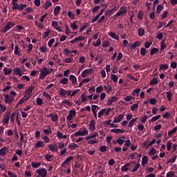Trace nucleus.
I'll return each instance as SVG.
<instances>
[{
	"label": "nucleus",
	"mask_w": 177,
	"mask_h": 177,
	"mask_svg": "<svg viewBox=\"0 0 177 177\" xmlns=\"http://www.w3.org/2000/svg\"><path fill=\"white\" fill-rule=\"evenodd\" d=\"M127 13V7H120L118 10V12L115 14L114 17H118L121 15H124Z\"/></svg>",
	"instance_id": "nucleus-1"
},
{
	"label": "nucleus",
	"mask_w": 177,
	"mask_h": 177,
	"mask_svg": "<svg viewBox=\"0 0 177 177\" xmlns=\"http://www.w3.org/2000/svg\"><path fill=\"white\" fill-rule=\"evenodd\" d=\"M37 173L39 174L38 177H46L48 174L47 170L44 168L37 169Z\"/></svg>",
	"instance_id": "nucleus-2"
},
{
	"label": "nucleus",
	"mask_w": 177,
	"mask_h": 177,
	"mask_svg": "<svg viewBox=\"0 0 177 177\" xmlns=\"http://www.w3.org/2000/svg\"><path fill=\"white\" fill-rule=\"evenodd\" d=\"M88 130L86 128L79 129L78 132L75 133V136L78 137L80 136H84L88 134Z\"/></svg>",
	"instance_id": "nucleus-3"
},
{
	"label": "nucleus",
	"mask_w": 177,
	"mask_h": 177,
	"mask_svg": "<svg viewBox=\"0 0 177 177\" xmlns=\"http://www.w3.org/2000/svg\"><path fill=\"white\" fill-rule=\"evenodd\" d=\"M15 26L14 22H8V24L5 26L4 29L2 30L3 33H6L11 28H12Z\"/></svg>",
	"instance_id": "nucleus-4"
},
{
	"label": "nucleus",
	"mask_w": 177,
	"mask_h": 177,
	"mask_svg": "<svg viewBox=\"0 0 177 177\" xmlns=\"http://www.w3.org/2000/svg\"><path fill=\"white\" fill-rule=\"evenodd\" d=\"M118 7H113V8H111L110 10H107L104 12L105 16H111L115 12L118 11Z\"/></svg>",
	"instance_id": "nucleus-5"
},
{
	"label": "nucleus",
	"mask_w": 177,
	"mask_h": 177,
	"mask_svg": "<svg viewBox=\"0 0 177 177\" xmlns=\"http://www.w3.org/2000/svg\"><path fill=\"white\" fill-rule=\"evenodd\" d=\"M49 73L50 72H48V69L46 68H44L43 71L41 70L39 78L44 80Z\"/></svg>",
	"instance_id": "nucleus-6"
},
{
	"label": "nucleus",
	"mask_w": 177,
	"mask_h": 177,
	"mask_svg": "<svg viewBox=\"0 0 177 177\" xmlns=\"http://www.w3.org/2000/svg\"><path fill=\"white\" fill-rule=\"evenodd\" d=\"M15 100V97L9 96L8 95H5V101L7 104H12V101Z\"/></svg>",
	"instance_id": "nucleus-7"
},
{
	"label": "nucleus",
	"mask_w": 177,
	"mask_h": 177,
	"mask_svg": "<svg viewBox=\"0 0 177 177\" xmlns=\"http://www.w3.org/2000/svg\"><path fill=\"white\" fill-rule=\"evenodd\" d=\"M93 69H86L82 73V77H86L92 73Z\"/></svg>",
	"instance_id": "nucleus-8"
},
{
	"label": "nucleus",
	"mask_w": 177,
	"mask_h": 177,
	"mask_svg": "<svg viewBox=\"0 0 177 177\" xmlns=\"http://www.w3.org/2000/svg\"><path fill=\"white\" fill-rule=\"evenodd\" d=\"M88 129H90L91 131H93L95 130V121L94 120H92L90 122V124H88Z\"/></svg>",
	"instance_id": "nucleus-9"
},
{
	"label": "nucleus",
	"mask_w": 177,
	"mask_h": 177,
	"mask_svg": "<svg viewBox=\"0 0 177 177\" xmlns=\"http://www.w3.org/2000/svg\"><path fill=\"white\" fill-rule=\"evenodd\" d=\"M124 118V115L120 114L118 115L113 121V123H118L122 121V119Z\"/></svg>",
	"instance_id": "nucleus-10"
},
{
	"label": "nucleus",
	"mask_w": 177,
	"mask_h": 177,
	"mask_svg": "<svg viewBox=\"0 0 177 177\" xmlns=\"http://www.w3.org/2000/svg\"><path fill=\"white\" fill-rule=\"evenodd\" d=\"M97 108H98V106L97 105H91V111H92V113H93L95 119L97 118V111H96Z\"/></svg>",
	"instance_id": "nucleus-11"
},
{
	"label": "nucleus",
	"mask_w": 177,
	"mask_h": 177,
	"mask_svg": "<svg viewBox=\"0 0 177 177\" xmlns=\"http://www.w3.org/2000/svg\"><path fill=\"white\" fill-rule=\"evenodd\" d=\"M141 45L140 41H136L130 46V50H133L136 48V47H139Z\"/></svg>",
	"instance_id": "nucleus-12"
},
{
	"label": "nucleus",
	"mask_w": 177,
	"mask_h": 177,
	"mask_svg": "<svg viewBox=\"0 0 177 177\" xmlns=\"http://www.w3.org/2000/svg\"><path fill=\"white\" fill-rule=\"evenodd\" d=\"M13 73L16 75H19L21 77L23 75L21 71L19 69V68H15L13 69Z\"/></svg>",
	"instance_id": "nucleus-13"
},
{
	"label": "nucleus",
	"mask_w": 177,
	"mask_h": 177,
	"mask_svg": "<svg viewBox=\"0 0 177 177\" xmlns=\"http://www.w3.org/2000/svg\"><path fill=\"white\" fill-rule=\"evenodd\" d=\"M111 132L115 133L116 134L118 133H123L125 132L124 129H113L111 130Z\"/></svg>",
	"instance_id": "nucleus-14"
},
{
	"label": "nucleus",
	"mask_w": 177,
	"mask_h": 177,
	"mask_svg": "<svg viewBox=\"0 0 177 177\" xmlns=\"http://www.w3.org/2000/svg\"><path fill=\"white\" fill-rule=\"evenodd\" d=\"M45 144L44 143L43 141H38L35 144V148L39 149V148H43L44 147Z\"/></svg>",
	"instance_id": "nucleus-15"
},
{
	"label": "nucleus",
	"mask_w": 177,
	"mask_h": 177,
	"mask_svg": "<svg viewBox=\"0 0 177 177\" xmlns=\"http://www.w3.org/2000/svg\"><path fill=\"white\" fill-rule=\"evenodd\" d=\"M109 36L116 41L119 40V37L117 36L114 32H110L108 33Z\"/></svg>",
	"instance_id": "nucleus-16"
},
{
	"label": "nucleus",
	"mask_w": 177,
	"mask_h": 177,
	"mask_svg": "<svg viewBox=\"0 0 177 177\" xmlns=\"http://www.w3.org/2000/svg\"><path fill=\"white\" fill-rule=\"evenodd\" d=\"M118 100V97H111V99H109V100H108V104H107V105L108 106H111V105H112V104L114 102H116Z\"/></svg>",
	"instance_id": "nucleus-17"
},
{
	"label": "nucleus",
	"mask_w": 177,
	"mask_h": 177,
	"mask_svg": "<svg viewBox=\"0 0 177 177\" xmlns=\"http://www.w3.org/2000/svg\"><path fill=\"white\" fill-rule=\"evenodd\" d=\"M48 149L51 150L52 151H58V147L57 145H48Z\"/></svg>",
	"instance_id": "nucleus-18"
},
{
	"label": "nucleus",
	"mask_w": 177,
	"mask_h": 177,
	"mask_svg": "<svg viewBox=\"0 0 177 177\" xmlns=\"http://www.w3.org/2000/svg\"><path fill=\"white\" fill-rule=\"evenodd\" d=\"M158 84V80L156 77H153L149 82V86H153Z\"/></svg>",
	"instance_id": "nucleus-19"
},
{
	"label": "nucleus",
	"mask_w": 177,
	"mask_h": 177,
	"mask_svg": "<svg viewBox=\"0 0 177 177\" xmlns=\"http://www.w3.org/2000/svg\"><path fill=\"white\" fill-rule=\"evenodd\" d=\"M61 10L60 6H57L56 7H54V15L57 16Z\"/></svg>",
	"instance_id": "nucleus-20"
},
{
	"label": "nucleus",
	"mask_w": 177,
	"mask_h": 177,
	"mask_svg": "<svg viewBox=\"0 0 177 177\" xmlns=\"http://www.w3.org/2000/svg\"><path fill=\"white\" fill-rule=\"evenodd\" d=\"M12 9L13 10H19V8H20V6H19V4H18V3H15V1H12Z\"/></svg>",
	"instance_id": "nucleus-21"
},
{
	"label": "nucleus",
	"mask_w": 177,
	"mask_h": 177,
	"mask_svg": "<svg viewBox=\"0 0 177 177\" xmlns=\"http://www.w3.org/2000/svg\"><path fill=\"white\" fill-rule=\"evenodd\" d=\"M30 96H24L22 99L20 100V101L18 102L17 106L19 104H23L25 101L28 100L30 98Z\"/></svg>",
	"instance_id": "nucleus-22"
},
{
	"label": "nucleus",
	"mask_w": 177,
	"mask_h": 177,
	"mask_svg": "<svg viewBox=\"0 0 177 177\" xmlns=\"http://www.w3.org/2000/svg\"><path fill=\"white\" fill-rule=\"evenodd\" d=\"M130 163H127L125 165H124L122 167H121V171H127L129 169V167L130 166Z\"/></svg>",
	"instance_id": "nucleus-23"
},
{
	"label": "nucleus",
	"mask_w": 177,
	"mask_h": 177,
	"mask_svg": "<svg viewBox=\"0 0 177 177\" xmlns=\"http://www.w3.org/2000/svg\"><path fill=\"white\" fill-rule=\"evenodd\" d=\"M166 48H167V46L165 44V40L163 39L160 42V50L163 51L165 49H166Z\"/></svg>",
	"instance_id": "nucleus-24"
},
{
	"label": "nucleus",
	"mask_w": 177,
	"mask_h": 177,
	"mask_svg": "<svg viewBox=\"0 0 177 177\" xmlns=\"http://www.w3.org/2000/svg\"><path fill=\"white\" fill-rule=\"evenodd\" d=\"M69 80H71V81H72V84H75L77 83V78L73 75H71V76H69Z\"/></svg>",
	"instance_id": "nucleus-25"
},
{
	"label": "nucleus",
	"mask_w": 177,
	"mask_h": 177,
	"mask_svg": "<svg viewBox=\"0 0 177 177\" xmlns=\"http://www.w3.org/2000/svg\"><path fill=\"white\" fill-rule=\"evenodd\" d=\"M48 117H51V121L57 122L58 120V116L57 114L53 115L52 114L48 115Z\"/></svg>",
	"instance_id": "nucleus-26"
},
{
	"label": "nucleus",
	"mask_w": 177,
	"mask_h": 177,
	"mask_svg": "<svg viewBox=\"0 0 177 177\" xmlns=\"http://www.w3.org/2000/svg\"><path fill=\"white\" fill-rule=\"evenodd\" d=\"M73 159V156L68 157V158H66V160H65V161L62 162V166H64L65 165L68 164V162H71Z\"/></svg>",
	"instance_id": "nucleus-27"
},
{
	"label": "nucleus",
	"mask_w": 177,
	"mask_h": 177,
	"mask_svg": "<svg viewBox=\"0 0 177 177\" xmlns=\"http://www.w3.org/2000/svg\"><path fill=\"white\" fill-rule=\"evenodd\" d=\"M145 29H144V28H140V29H138V35L140 37L144 36V35H145Z\"/></svg>",
	"instance_id": "nucleus-28"
},
{
	"label": "nucleus",
	"mask_w": 177,
	"mask_h": 177,
	"mask_svg": "<svg viewBox=\"0 0 177 177\" xmlns=\"http://www.w3.org/2000/svg\"><path fill=\"white\" fill-rule=\"evenodd\" d=\"M138 119V118H136L132 119V120L129 122L128 127H133V124H134L136 122H137Z\"/></svg>",
	"instance_id": "nucleus-29"
},
{
	"label": "nucleus",
	"mask_w": 177,
	"mask_h": 177,
	"mask_svg": "<svg viewBox=\"0 0 177 177\" xmlns=\"http://www.w3.org/2000/svg\"><path fill=\"white\" fill-rule=\"evenodd\" d=\"M159 51V49L157 48H153L150 51V55L153 56Z\"/></svg>",
	"instance_id": "nucleus-30"
},
{
	"label": "nucleus",
	"mask_w": 177,
	"mask_h": 177,
	"mask_svg": "<svg viewBox=\"0 0 177 177\" xmlns=\"http://www.w3.org/2000/svg\"><path fill=\"white\" fill-rule=\"evenodd\" d=\"M7 148L6 147H3L1 149H0V156H5L6 155V151H7Z\"/></svg>",
	"instance_id": "nucleus-31"
},
{
	"label": "nucleus",
	"mask_w": 177,
	"mask_h": 177,
	"mask_svg": "<svg viewBox=\"0 0 177 177\" xmlns=\"http://www.w3.org/2000/svg\"><path fill=\"white\" fill-rule=\"evenodd\" d=\"M156 153H157V150H156L155 148H151V149L149 150V155L150 156H154Z\"/></svg>",
	"instance_id": "nucleus-32"
},
{
	"label": "nucleus",
	"mask_w": 177,
	"mask_h": 177,
	"mask_svg": "<svg viewBox=\"0 0 177 177\" xmlns=\"http://www.w3.org/2000/svg\"><path fill=\"white\" fill-rule=\"evenodd\" d=\"M9 120H10V115L8 114L7 115H6L4 118H3V122L4 124H6L9 122Z\"/></svg>",
	"instance_id": "nucleus-33"
},
{
	"label": "nucleus",
	"mask_w": 177,
	"mask_h": 177,
	"mask_svg": "<svg viewBox=\"0 0 177 177\" xmlns=\"http://www.w3.org/2000/svg\"><path fill=\"white\" fill-rule=\"evenodd\" d=\"M162 6H160V4H158V6H157L156 7V13L157 14H160L161 12L162 11Z\"/></svg>",
	"instance_id": "nucleus-34"
},
{
	"label": "nucleus",
	"mask_w": 177,
	"mask_h": 177,
	"mask_svg": "<svg viewBox=\"0 0 177 177\" xmlns=\"http://www.w3.org/2000/svg\"><path fill=\"white\" fill-rule=\"evenodd\" d=\"M32 167L33 168H39L41 167V163L40 162H32V164H31Z\"/></svg>",
	"instance_id": "nucleus-35"
},
{
	"label": "nucleus",
	"mask_w": 177,
	"mask_h": 177,
	"mask_svg": "<svg viewBox=\"0 0 177 177\" xmlns=\"http://www.w3.org/2000/svg\"><path fill=\"white\" fill-rule=\"evenodd\" d=\"M148 157L147 156L142 157V165L144 166L145 164L148 162Z\"/></svg>",
	"instance_id": "nucleus-36"
},
{
	"label": "nucleus",
	"mask_w": 177,
	"mask_h": 177,
	"mask_svg": "<svg viewBox=\"0 0 177 177\" xmlns=\"http://www.w3.org/2000/svg\"><path fill=\"white\" fill-rule=\"evenodd\" d=\"M97 136H98V133H92L91 136H88L86 137V140H90V139H92V138H95Z\"/></svg>",
	"instance_id": "nucleus-37"
},
{
	"label": "nucleus",
	"mask_w": 177,
	"mask_h": 177,
	"mask_svg": "<svg viewBox=\"0 0 177 177\" xmlns=\"http://www.w3.org/2000/svg\"><path fill=\"white\" fill-rule=\"evenodd\" d=\"M176 158H177V156H172L171 159L168 160V161L167 162V164H169V162L174 163V162H176Z\"/></svg>",
	"instance_id": "nucleus-38"
},
{
	"label": "nucleus",
	"mask_w": 177,
	"mask_h": 177,
	"mask_svg": "<svg viewBox=\"0 0 177 177\" xmlns=\"http://www.w3.org/2000/svg\"><path fill=\"white\" fill-rule=\"evenodd\" d=\"M35 88L34 86H30L29 87L26 91V94H28V95H30L32 93V91L33 89Z\"/></svg>",
	"instance_id": "nucleus-39"
},
{
	"label": "nucleus",
	"mask_w": 177,
	"mask_h": 177,
	"mask_svg": "<svg viewBox=\"0 0 177 177\" xmlns=\"http://www.w3.org/2000/svg\"><path fill=\"white\" fill-rule=\"evenodd\" d=\"M66 93H67V91H66L65 89L64 88L59 89V95H61V96L66 97Z\"/></svg>",
	"instance_id": "nucleus-40"
},
{
	"label": "nucleus",
	"mask_w": 177,
	"mask_h": 177,
	"mask_svg": "<svg viewBox=\"0 0 177 177\" xmlns=\"http://www.w3.org/2000/svg\"><path fill=\"white\" fill-rule=\"evenodd\" d=\"M51 6H52L51 1H47L44 4V10H47L49 8V7Z\"/></svg>",
	"instance_id": "nucleus-41"
},
{
	"label": "nucleus",
	"mask_w": 177,
	"mask_h": 177,
	"mask_svg": "<svg viewBox=\"0 0 177 177\" xmlns=\"http://www.w3.org/2000/svg\"><path fill=\"white\" fill-rule=\"evenodd\" d=\"M143 17H144L143 11H142V10L139 11V12L138 14V19L142 20V19H143Z\"/></svg>",
	"instance_id": "nucleus-42"
},
{
	"label": "nucleus",
	"mask_w": 177,
	"mask_h": 177,
	"mask_svg": "<svg viewBox=\"0 0 177 177\" xmlns=\"http://www.w3.org/2000/svg\"><path fill=\"white\" fill-rule=\"evenodd\" d=\"M68 17L72 19V20L75 19V15L73 14V12H72V11H68Z\"/></svg>",
	"instance_id": "nucleus-43"
},
{
	"label": "nucleus",
	"mask_w": 177,
	"mask_h": 177,
	"mask_svg": "<svg viewBox=\"0 0 177 177\" xmlns=\"http://www.w3.org/2000/svg\"><path fill=\"white\" fill-rule=\"evenodd\" d=\"M3 71H4V73H5L6 75H8L12 73V69L11 68H5L3 69Z\"/></svg>",
	"instance_id": "nucleus-44"
},
{
	"label": "nucleus",
	"mask_w": 177,
	"mask_h": 177,
	"mask_svg": "<svg viewBox=\"0 0 177 177\" xmlns=\"http://www.w3.org/2000/svg\"><path fill=\"white\" fill-rule=\"evenodd\" d=\"M71 28L72 30H75L78 28V26L76 25L75 22L71 23Z\"/></svg>",
	"instance_id": "nucleus-45"
},
{
	"label": "nucleus",
	"mask_w": 177,
	"mask_h": 177,
	"mask_svg": "<svg viewBox=\"0 0 177 177\" xmlns=\"http://www.w3.org/2000/svg\"><path fill=\"white\" fill-rule=\"evenodd\" d=\"M115 142L120 146H122L124 142V140L121 139V138H118Z\"/></svg>",
	"instance_id": "nucleus-46"
},
{
	"label": "nucleus",
	"mask_w": 177,
	"mask_h": 177,
	"mask_svg": "<svg viewBox=\"0 0 177 177\" xmlns=\"http://www.w3.org/2000/svg\"><path fill=\"white\" fill-rule=\"evenodd\" d=\"M140 163H137L136 165V166L132 169L131 172H136L138 171V169H139V167H140Z\"/></svg>",
	"instance_id": "nucleus-47"
},
{
	"label": "nucleus",
	"mask_w": 177,
	"mask_h": 177,
	"mask_svg": "<svg viewBox=\"0 0 177 177\" xmlns=\"http://www.w3.org/2000/svg\"><path fill=\"white\" fill-rule=\"evenodd\" d=\"M147 118H148L147 115H144L142 116V118L140 120V121L141 123L145 124V123H146Z\"/></svg>",
	"instance_id": "nucleus-48"
},
{
	"label": "nucleus",
	"mask_w": 177,
	"mask_h": 177,
	"mask_svg": "<svg viewBox=\"0 0 177 177\" xmlns=\"http://www.w3.org/2000/svg\"><path fill=\"white\" fill-rule=\"evenodd\" d=\"M59 83H61L64 85H66V84H68V78H64V79L61 80Z\"/></svg>",
	"instance_id": "nucleus-49"
},
{
	"label": "nucleus",
	"mask_w": 177,
	"mask_h": 177,
	"mask_svg": "<svg viewBox=\"0 0 177 177\" xmlns=\"http://www.w3.org/2000/svg\"><path fill=\"white\" fill-rule=\"evenodd\" d=\"M141 89L140 88H136L131 93L132 95H139L140 93Z\"/></svg>",
	"instance_id": "nucleus-50"
},
{
	"label": "nucleus",
	"mask_w": 177,
	"mask_h": 177,
	"mask_svg": "<svg viewBox=\"0 0 177 177\" xmlns=\"http://www.w3.org/2000/svg\"><path fill=\"white\" fill-rule=\"evenodd\" d=\"M177 131V127H174L172 130L168 132V136H171L174 134Z\"/></svg>",
	"instance_id": "nucleus-51"
},
{
	"label": "nucleus",
	"mask_w": 177,
	"mask_h": 177,
	"mask_svg": "<svg viewBox=\"0 0 177 177\" xmlns=\"http://www.w3.org/2000/svg\"><path fill=\"white\" fill-rule=\"evenodd\" d=\"M106 113V109H102L100 111L98 112L97 113V117L101 118V116Z\"/></svg>",
	"instance_id": "nucleus-52"
},
{
	"label": "nucleus",
	"mask_w": 177,
	"mask_h": 177,
	"mask_svg": "<svg viewBox=\"0 0 177 177\" xmlns=\"http://www.w3.org/2000/svg\"><path fill=\"white\" fill-rule=\"evenodd\" d=\"M32 8H31V7H29L28 8H26L24 11V12H23V15L25 16L27 14L30 13V12H32Z\"/></svg>",
	"instance_id": "nucleus-53"
},
{
	"label": "nucleus",
	"mask_w": 177,
	"mask_h": 177,
	"mask_svg": "<svg viewBox=\"0 0 177 177\" xmlns=\"http://www.w3.org/2000/svg\"><path fill=\"white\" fill-rule=\"evenodd\" d=\"M111 79L113 82H117L118 81V78L116 75H111Z\"/></svg>",
	"instance_id": "nucleus-54"
},
{
	"label": "nucleus",
	"mask_w": 177,
	"mask_h": 177,
	"mask_svg": "<svg viewBox=\"0 0 177 177\" xmlns=\"http://www.w3.org/2000/svg\"><path fill=\"white\" fill-rule=\"evenodd\" d=\"M138 109V104H133L131 106V109L132 111H134L136 110H137Z\"/></svg>",
	"instance_id": "nucleus-55"
},
{
	"label": "nucleus",
	"mask_w": 177,
	"mask_h": 177,
	"mask_svg": "<svg viewBox=\"0 0 177 177\" xmlns=\"http://www.w3.org/2000/svg\"><path fill=\"white\" fill-rule=\"evenodd\" d=\"M44 133L46 135H49L50 133H52V129L50 127H48V129H44Z\"/></svg>",
	"instance_id": "nucleus-56"
},
{
	"label": "nucleus",
	"mask_w": 177,
	"mask_h": 177,
	"mask_svg": "<svg viewBox=\"0 0 177 177\" xmlns=\"http://www.w3.org/2000/svg\"><path fill=\"white\" fill-rule=\"evenodd\" d=\"M99 149L101 152H106L107 150V147L106 146L102 145L100 147Z\"/></svg>",
	"instance_id": "nucleus-57"
},
{
	"label": "nucleus",
	"mask_w": 177,
	"mask_h": 177,
	"mask_svg": "<svg viewBox=\"0 0 177 177\" xmlns=\"http://www.w3.org/2000/svg\"><path fill=\"white\" fill-rule=\"evenodd\" d=\"M146 53H147V49L145 48H142L140 49V55L142 56H145L146 55Z\"/></svg>",
	"instance_id": "nucleus-58"
},
{
	"label": "nucleus",
	"mask_w": 177,
	"mask_h": 177,
	"mask_svg": "<svg viewBox=\"0 0 177 177\" xmlns=\"http://www.w3.org/2000/svg\"><path fill=\"white\" fill-rule=\"evenodd\" d=\"M161 118V115H158L156 116H154L151 118V121L152 122H156V120H158V119H160Z\"/></svg>",
	"instance_id": "nucleus-59"
},
{
	"label": "nucleus",
	"mask_w": 177,
	"mask_h": 177,
	"mask_svg": "<svg viewBox=\"0 0 177 177\" xmlns=\"http://www.w3.org/2000/svg\"><path fill=\"white\" fill-rule=\"evenodd\" d=\"M79 146L75 143H71L69 144V148L74 149V148H78Z\"/></svg>",
	"instance_id": "nucleus-60"
},
{
	"label": "nucleus",
	"mask_w": 177,
	"mask_h": 177,
	"mask_svg": "<svg viewBox=\"0 0 177 177\" xmlns=\"http://www.w3.org/2000/svg\"><path fill=\"white\" fill-rule=\"evenodd\" d=\"M82 102H86L88 100V97L85 95V94H82Z\"/></svg>",
	"instance_id": "nucleus-61"
},
{
	"label": "nucleus",
	"mask_w": 177,
	"mask_h": 177,
	"mask_svg": "<svg viewBox=\"0 0 177 177\" xmlns=\"http://www.w3.org/2000/svg\"><path fill=\"white\" fill-rule=\"evenodd\" d=\"M37 104L39 105V106H41L43 104V100L41 98H37Z\"/></svg>",
	"instance_id": "nucleus-62"
},
{
	"label": "nucleus",
	"mask_w": 177,
	"mask_h": 177,
	"mask_svg": "<svg viewBox=\"0 0 177 177\" xmlns=\"http://www.w3.org/2000/svg\"><path fill=\"white\" fill-rule=\"evenodd\" d=\"M175 176V174H174V171H169V172L167 174V175H166L167 177H173V176Z\"/></svg>",
	"instance_id": "nucleus-63"
},
{
	"label": "nucleus",
	"mask_w": 177,
	"mask_h": 177,
	"mask_svg": "<svg viewBox=\"0 0 177 177\" xmlns=\"http://www.w3.org/2000/svg\"><path fill=\"white\" fill-rule=\"evenodd\" d=\"M8 174L10 176V177H17V176L14 173L10 171H8Z\"/></svg>",
	"instance_id": "nucleus-64"
}]
</instances>
